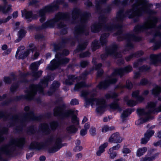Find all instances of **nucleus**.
<instances>
[{
  "mask_svg": "<svg viewBox=\"0 0 161 161\" xmlns=\"http://www.w3.org/2000/svg\"><path fill=\"white\" fill-rule=\"evenodd\" d=\"M102 66V64L101 63H99L98 64L95 65V69L98 70L97 75V77H101L103 74V70L101 69Z\"/></svg>",
  "mask_w": 161,
  "mask_h": 161,
  "instance_id": "nucleus-39",
  "label": "nucleus"
},
{
  "mask_svg": "<svg viewBox=\"0 0 161 161\" xmlns=\"http://www.w3.org/2000/svg\"><path fill=\"white\" fill-rule=\"evenodd\" d=\"M119 48L118 45L113 44L106 49L105 54H102L101 55V57L102 59L106 58L108 55L112 56L114 58H117L122 57L120 53H119L118 50Z\"/></svg>",
  "mask_w": 161,
  "mask_h": 161,
  "instance_id": "nucleus-14",
  "label": "nucleus"
},
{
  "mask_svg": "<svg viewBox=\"0 0 161 161\" xmlns=\"http://www.w3.org/2000/svg\"><path fill=\"white\" fill-rule=\"evenodd\" d=\"M104 27L108 31H112L114 29H117V31L115 33L116 36H120L122 35L123 38L124 40H142L140 38L134 39L135 36L134 34L130 32L123 34L122 25L119 24H112L110 26L105 25Z\"/></svg>",
  "mask_w": 161,
  "mask_h": 161,
  "instance_id": "nucleus-12",
  "label": "nucleus"
},
{
  "mask_svg": "<svg viewBox=\"0 0 161 161\" xmlns=\"http://www.w3.org/2000/svg\"><path fill=\"white\" fill-rule=\"evenodd\" d=\"M90 55V53L88 51H86L84 53H82L80 54V57L81 58H84L86 57H89Z\"/></svg>",
  "mask_w": 161,
  "mask_h": 161,
  "instance_id": "nucleus-58",
  "label": "nucleus"
},
{
  "mask_svg": "<svg viewBox=\"0 0 161 161\" xmlns=\"http://www.w3.org/2000/svg\"><path fill=\"white\" fill-rule=\"evenodd\" d=\"M148 57H145L141 58L138 59L137 61L134 63L133 66L134 68H137L140 65H142L145 61L148 59Z\"/></svg>",
  "mask_w": 161,
  "mask_h": 161,
  "instance_id": "nucleus-32",
  "label": "nucleus"
},
{
  "mask_svg": "<svg viewBox=\"0 0 161 161\" xmlns=\"http://www.w3.org/2000/svg\"><path fill=\"white\" fill-rule=\"evenodd\" d=\"M144 52L142 51H139L134 54V57L138 58L143 55Z\"/></svg>",
  "mask_w": 161,
  "mask_h": 161,
  "instance_id": "nucleus-61",
  "label": "nucleus"
},
{
  "mask_svg": "<svg viewBox=\"0 0 161 161\" xmlns=\"http://www.w3.org/2000/svg\"><path fill=\"white\" fill-rule=\"evenodd\" d=\"M149 82L148 80L145 78L142 79L140 81V85L144 86L147 84Z\"/></svg>",
  "mask_w": 161,
  "mask_h": 161,
  "instance_id": "nucleus-62",
  "label": "nucleus"
},
{
  "mask_svg": "<svg viewBox=\"0 0 161 161\" xmlns=\"http://www.w3.org/2000/svg\"><path fill=\"white\" fill-rule=\"evenodd\" d=\"M41 63L40 61L32 63L31 65L32 71H37L39 65Z\"/></svg>",
  "mask_w": 161,
  "mask_h": 161,
  "instance_id": "nucleus-42",
  "label": "nucleus"
},
{
  "mask_svg": "<svg viewBox=\"0 0 161 161\" xmlns=\"http://www.w3.org/2000/svg\"><path fill=\"white\" fill-rule=\"evenodd\" d=\"M118 96V94L114 92L111 93H107L105 95V97L106 99L114 98Z\"/></svg>",
  "mask_w": 161,
  "mask_h": 161,
  "instance_id": "nucleus-49",
  "label": "nucleus"
},
{
  "mask_svg": "<svg viewBox=\"0 0 161 161\" xmlns=\"http://www.w3.org/2000/svg\"><path fill=\"white\" fill-rule=\"evenodd\" d=\"M108 143L105 142L101 145L99 147L98 150L96 152L97 156H100L105 151V149L108 146Z\"/></svg>",
  "mask_w": 161,
  "mask_h": 161,
  "instance_id": "nucleus-36",
  "label": "nucleus"
},
{
  "mask_svg": "<svg viewBox=\"0 0 161 161\" xmlns=\"http://www.w3.org/2000/svg\"><path fill=\"white\" fill-rule=\"evenodd\" d=\"M38 12L37 13L38 14ZM22 16H24L25 19L27 20L28 22H31L32 20H36L38 17H40L39 14H33V12L31 10L27 11L26 9L24 10L23 12H22Z\"/></svg>",
  "mask_w": 161,
  "mask_h": 161,
  "instance_id": "nucleus-20",
  "label": "nucleus"
},
{
  "mask_svg": "<svg viewBox=\"0 0 161 161\" xmlns=\"http://www.w3.org/2000/svg\"><path fill=\"white\" fill-rule=\"evenodd\" d=\"M132 70V67L130 65L126 66L124 68L115 69L107 79L101 82L97 86V87L99 89L106 88L110 84H114L117 82L118 80L117 75L122 77L125 73L130 72Z\"/></svg>",
  "mask_w": 161,
  "mask_h": 161,
  "instance_id": "nucleus-6",
  "label": "nucleus"
},
{
  "mask_svg": "<svg viewBox=\"0 0 161 161\" xmlns=\"http://www.w3.org/2000/svg\"><path fill=\"white\" fill-rule=\"evenodd\" d=\"M42 72V70H39L37 72L36 71H31V74L34 78V80H36L41 76Z\"/></svg>",
  "mask_w": 161,
  "mask_h": 161,
  "instance_id": "nucleus-47",
  "label": "nucleus"
},
{
  "mask_svg": "<svg viewBox=\"0 0 161 161\" xmlns=\"http://www.w3.org/2000/svg\"><path fill=\"white\" fill-rule=\"evenodd\" d=\"M70 43L71 46H73L75 43V41H61L58 43H55L53 45L55 51H59L68 46V44Z\"/></svg>",
  "mask_w": 161,
  "mask_h": 161,
  "instance_id": "nucleus-19",
  "label": "nucleus"
},
{
  "mask_svg": "<svg viewBox=\"0 0 161 161\" xmlns=\"http://www.w3.org/2000/svg\"><path fill=\"white\" fill-rule=\"evenodd\" d=\"M139 94V91L137 90L133 92L132 96L133 97L136 98L137 101L142 102L144 100V98L142 96H138Z\"/></svg>",
  "mask_w": 161,
  "mask_h": 161,
  "instance_id": "nucleus-41",
  "label": "nucleus"
},
{
  "mask_svg": "<svg viewBox=\"0 0 161 161\" xmlns=\"http://www.w3.org/2000/svg\"><path fill=\"white\" fill-rule=\"evenodd\" d=\"M155 150L153 149H151L149 150L146 156L142 158L141 161H152L154 160L158 156V153H154Z\"/></svg>",
  "mask_w": 161,
  "mask_h": 161,
  "instance_id": "nucleus-21",
  "label": "nucleus"
},
{
  "mask_svg": "<svg viewBox=\"0 0 161 161\" xmlns=\"http://www.w3.org/2000/svg\"><path fill=\"white\" fill-rule=\"evenodd\" d=\"M90 93V92L87 90H83L81 92V96L85 97L86 102L85 106L86 108L88 107L91 104L92 106L94 104V102L96 103V105L98 106L96 108V110L97 113L102 114L105 111L106 106L105 104V101L103 98H97L93 97L95 96V93H93L90 94L91 97L89 98L86 97Z\"/></svg>",
  "mask_w": 161,
  "mask_h": 161,
  "instance_id": "nucleus-7",
  "label": "nucleus"
},
{
  "mask_svg": "<svg viewBox=\"0 0 161 161\" xmlns=\"http://www.w3.org/2000/svg\"><path fill=\"white\" fill-rule=\"evenodd\" d=\"M27 131L31 134H34L35 132L34 126L33 125L31 126L28 128Z\"/></svg>",
  "mask_w": 161,
  "mask_h": 161,
  "instance_id": "nucleus-59",
  "label": "nucleus"
},
{
  "mask_svg": "<svg viewBox=\"0 0 161 161\" xmlns=\"http://www.w3.org/2000/svg\"><path fill=\"white\" fill-rule=\"evenodd\" d=\"M77 111L72 110L64 111L60 106H57L54 109V115L55 116L61 118L67 117L70 115L72 116L71 122L76 126L79 124V120L77 118L76 114Z\"/></svg>",
  "mask_w": 161,
  "mask_h": 161,
  "instance_id": "nucleus-10",
  "label": "nucleus"
},
{
  "mask_svg": "<svg viewBox=\"0 0 161 161\" xmlns=\"http://www.w3.org/2000/svg\"><path fill=\"white\" fill-rule=\"evenodd\" d=\"M26 142L25 138L19 137L11 139L7 144L4 145L0 148V161L2 160V154L10 156L13 154L16 147L22 148Z\"/></svg>",
  "mask_w": 161,
  "mask_h": 161,
  "instance_id": "nucleus-4",
  "label": "nucleus"
},
{
  "mask_svg": "<svg viewBox=\"0 0 161 161\" xmlns=\"http://www.w3.org/2000/svg\"><path fill=\"white\" fill-rule=\"evenodd\" d=\"M29 47L30 48H31V51L32 52H33L34 51L36 52L34 55V59H36L40 55L39 51L37 50L36 47L33 44L31 43L30 44Z\"/></svg>",
  "mask_w": 161,
  "mask_h": 161,
  "instance_id": "nucleus-35",
  "label": "nucleus"
},
{
  "mask_svg": "<svg viewBox=\"0 0 161 161\" xmlns=\"http://www.w3.org/2000/svg\"><path fill=\"white\" fill-rule=\"evenodd\" d=\"M148 19L152 21V23L149 25V27L145 24H143L142 25L138 24L134 26V32L138 33L146 31L149 29L152 28L156 29L157 30H161V24L157 26H156V24L158 20V18L156 16L149 17Z\"/></svg>",
  "mask_w": 161,
  "mask_h": 161,
  "instance_id": "nucleus-13",
  "label": "nucleus"
},
{
  "mask_svg": "<svg viewBox=\"0 0 161 161\" xmlns=\"http://www.w3.org/2000/svg\"><path fill=\"white\" fill-rule=\"evenodd\" d=\"M79 42L77 49L75 51V53L77 52V51L85 50L88 44V42L87 41H79Z\"/></svg>",
  "mask_w": 161,
  "mask_h": 161,
  "instance_id": "nucleus-29",
  "label": "nucleus"
},
{
  "mask_svg": "<svg viewBox=\"0 0 161 161\" xmlns=\"http://www.w3.org/2000/svg\"><path fill=\"white\" fill-rule=\"evenodd\" d=\"M16 76L14 74L11 75L10 77H5L4 78L3 81L7 84H10L12 80H16Z\"/></svg>",
  "mask_w": 161,
  "mask_h": 161,
  "instance_id": "nucleus-37",
  "label": "nucleus"
},
{
  "mask_svg": "<svg viewBox=\"0 0 161 161\" xmlns=\"http://www.w3.org/2000/svg\"><path fill=\"white\" fill-rule=\"evenodd\" d=\"M76 126L74 125H69L66 128V130L69 133H75L78 130Z\"/></svg>",
  "mask_w": 161,
  "mask_h": 161,
  "instance_id": "nucleus-38",
  "label": "nucleus"
},
{
  "mask_svg": "<svg viewBox=\"0 0 161 161\" xmlns=\"http://www.w3.org/2000/svg\"><path fill=\"white\" fill-rule=\"evenodd\" d=\"M70 17V14L68 12H58L55 15L54 18L47 20L46 22L40 26L41 30L47 28H53L56 23L60 21H67Z\"/></svg>",
  "mask_w": 161,
  "mask_h": 161,
  "instance_id": "nucleus-9",
  "label": "nucleus"
},
{
  "mask_svg": "<svg viewBox=\"0 0 161 161\" xmlns=\"http://www.w3.org/2000/svg\"><path fill=\"white\" fill-rule=\"evenodd\" d=\"M62 139L60 136H57L53 140V146L50 147L48 149L49 153H54L61 148L63 145L62 144Z\"/></svg>",
  "mask_w": 161,
  "mask_h": 161,
  "instance_id": "nucleus-18",
  "label": "nucleus"
},
{
  "mask_svg": "<svg viewBox=\"0 0 161 161\" xmlns=\"http://www.w3.org/2000/svg\"><path fill=\"white\" fill-rule=\"evenodd\" d=\"M60 83L57 81H54L50 87V91H48L47 94L48 96L51 95L54 91L58 88Z\"/></svg>",
  "mask_w": 161,
  "mask_h": 161,
  "instance_id": "nucleus-27",
  "label": "nucleus"
},
{
  "mask_svg": "<svg viewBox=\"0 0 161 161\" xmlns=\"http://www.w3.org/2000/svg\"><path fill=\"white\" fill-rule=\"evenodd\" d=\"M54 79V77L51 75H48L44 77L43 79L41 80L40 82L38 84H32L30 85L29 88L25 91V92L26 93L25 95L16 96L14 100L18 101L23 99L28 100H32L33 99L37 92L40 94L45 95V94L43 91L44 88L48 86L49 81H52Z\"/></svg>",
  "mask_w": 161,
  "mask_h": 161,
  "instance_id": "nucleus-2",
  "label": "nucleus"
},
{
  "mask_svg": "<svg viewBox=\"0 0 161 161\" xmlns=\"http://www.w3.org/2000/svg\"><path fill=\"white\" fill-rule=\"evenodd\" d=\"M30 74L29 72L27 73H21L19 74L20 79L19 81H18V83L13 84L10 88V91L12 92H15L17 88L19 86V83L20 82H25L26 81L25 77L28 75H30Z\"/></svg>",
  "mask_w": 161,
  "mask_h": 161,
  "instance_id": "nucleus-23",
  "label": "nucleus"
},
{
  "mask_svg": "<svg viewBox=\"0 0 161 161\" xmlns=\"http://www.w3.org/2000/svg\"><path fill=\"white\" fill-rule=\"evenodd\" d=\"M39 2V1L38 0H31L29 3V5L30 6H36V4Z\"/></svg>",
  "mask_w": 161,
  "mask_h": 161,
  "instance_id": "nucleus-63",
  "label": "nucleus"
},
{
  "mask_svg": "<svg viewBox=\"0 0 161 161\" xmlns=\"http://www.w3.org/2000/svg\"><path fill=\"white\" fill-rule=\"evenodd\" d=\"M161 92V87L156 86L152 91V94L154 96H157Z\"/></svg>",
  "mask_w": 161,
  "mask_h": 161,
  "instance_id": "nucleus-44",
  "label": "nucleus"
},
{
  "mask_svg": "<svg viewBox=\"0 0 161 161\" xmlns=\"http://www.w3.org/2000/svg\"><path fill=\"white\" fill-rule=\"evenodd\" d=\"M11 7V5L9 4L8 5L6 8V4H4L3 5H0V12H2L3 14H7L12 9Z\"/></svg>",
  "mask_w": 161,
  "mask_h": 161,
  "instance_id": "nucleus-30",
  "label": "nucleus"
},
{
  "mask_svg": "<svg viewBox=\"0 0 161 161\" xmlns=\"http://www.w3.org/2000/svg\"><path fill=\"white\" fill-rule=\"evenodd\" d=\"M129 0H123L122 1L120 0H114L113 3L116 5L121 4L123 6H125L129 4Z\"/></svg>",
  "mask_w": 161,
  "mask_h": 161,
  "instance_id": "nucleus-40",
  "label": "nucleus"
},
{
  "mask_svg": "<svg viewBox=\"0 0 161 161\" xmlns=\"http://www.w3.org/2000/svg\"><path fill=\"white\" fill-rule=\"evenodd\" d=\"M157 103V102H150L148 103L145 109L139 108L137 110L138 114L142 117L135 122L136 125H138L147 121L150 118L151 113L161 112V104L156 108Z\"/></svg>",
  "mask_w": 161,
  "mask_h": 161,
  "instance_id": "nucleus-3",
  "label": "nucleus"
},
{
  "mask_svg": "<svg viewBox=\"0 0 161 161\" xmlns=\"http://www.w3.org/2000/svg\"><path fill=\"white\" fill-rule=\"evenodd\" d=\"M12 18V16L9 15L5 19H0V25L3 23H5L8 21Z\"/></svg>",
  "mask_w": 161,
  "mask_h": 161,
  "instance_id": "nucleus-57",
  "label": "nucleus"
},
{
  "mask_svg": "<svg viewBox=\"0 0 161 161\" xmlns=\"http://www.w3.org/2000/svg\"><path fill=\"white\" fill-rule=\"evenodd\" d=\"M154 131L153 130H147L145 133L144 136L145 137L149 138L150 139V138L154 135Z\"/></svg>",
  "mask_w": 161,
  "mask_h": 161,
  "instance_id": "nucleus-53",
  "label": "nucleus"
},
{
  "mask_svg": "<svg viewBox=\"0 0 161 161\" xmlns=\"http://www.w3.org/2000/svg\"><path fill=\"white\" fill-rule=\"evenodd\" d=\"M119 100V99H116L109 104V106L110 108L114 110H117L119 112H121L122 111V108L119 106V103L118 102Z\"/></svg>",
  "mask_w": 161,
  "mask_h": 161,
  "instance_id": "nucleus-26",
  "label": "nucleus"
},
{
  "mask_svg": "<svg viewBox=\"0 0 161 161\" xmlns=\"http://www.w3.org/2000/svg\"><path fill=\"white\" fill-rule=\"evenodd\" d=\"M69 54V52L67 49H64L62 53H57L55 56L56 59H54L51 61V65L47 66V69L53 70L58 68L60 65L68 63L69 62V59L66 58H63V55L67 56Z\"/></svg>",
  "mask_w": 161,
  "mask_h": 161,
  "instance_id": "nucleus-11",
  "label": "nucleus"
},
{
  "mask_svg": "<svg viewBox=\"0 0 161 161\" xmlns=\"http://www.w3.org/2000/svg\"><path fill=\"white\" fill-rule=\"evenodd\" d=\"M98 22L95 23L91 26V31L94 33L99 32L102 29V27H103L107 31V30L104 27L105 25H108L105 24L108 18L105 16L104 14H101L98 17ZM112 24L108 26H110Z\"/></svg>",
  "mask_w": 161,
  "mask_h": 161,
  "instance_id": "nucleus-15",
  "label": "nucleus"
},
{
  "mask_svg": "<svg viewBox=\"0 0 161 161\" xmlns=\"http://www.w3.org/2000/svg\"><path fill=\"white\" fill-rule=\"evenodd\" d=\"M39 130L45 134H48L50 133V130L49 128L48 125L46 123H44L40 125Z\"/></svg>",
  "mask_w": 161,
  "mask_h": 161,
  "instance_id": "nucleus-28",
  "label": "nucleus"
},
{
  "mask_svg": "<svg viewBox=\"0 0 161 161\" xmlns=\"http://www.w3.org/2000/svg\"><path fill=\"white\" fill-rule=\"evenodd\" d=\"M107 41H93L92 43V47L93 51L98 49L100 45L104 46L106 45Z\"/></svg>",
  "mask_w": 161,
  "mask_h": 161,
  "instance_id": "nucleus-25",
  "label": "nucleus"
},
{
  "mask_svg": "<svg viewBox=\"0 0 161 161\" xmlns=\"http://www.w3.org/2000/svg\"><path fill=\"white\" fill-rule=\"evenodd\" d=\"M142 2L141 5L144 7L140 8L138 11L135 10L133 9H130L127 10L124 14V9H121L118 11L116 14V19L118 21H123L127 16L129 19H133L134 23H137L139 21V18L142 16L145 13L149 14H155L156 12L153 10L151 9L153 5L151 3H149L148 0H137Z\"/></svg>",
  "mask_w": 161,
  "mask_h": 161,
  "instance_id": "nucleus-1",
  "label": "nucleus"
},
{
  "mask_svg": "<svg viewBox=\"0 0 161 161\" xmlns=\"http://www.w3.org/2000/svg\"><path fill=\"white\" fill-rule=\"evenodd\" d=\"M47 147L46 144L42 142H33L30 146V149H35L38 151L45 149Z\"/></svg>",
  "mask_w": 161,
  "mask_h": 161,
  "instance_id": "nucleus-22",
  "label": "nucleus"
},
{
  "mask_svg": "<svg viewBox=\"0 0 161 161\" xmlns=\"http://www.w3.org/2000/svg\"><path fill=\"white\" fill-rule=\"evenodd\" d=\"M123 138L121 137L118 133L116 132L112 134L108 139V142L111 143H121Z\"/></svg>",
  "mask_w": 161,
  "mask_h": 161,
  "instance_id": "nucleus-24",
  "label": "nucleus"
},
{
  "mask_svg": "<svg viewBox=\"0 0 161 161\" xmlns=\"http://www.w3.org/2000/svg\"><path fill=\"white\" fill-rule=\"evenodd\" d=\"M110 158L114 159L117 156V153L116 152L114 151L109 149L108 152Z\"/></svg>",
  "mask_w": 161,
  "mask_h": 161,
  "instance_id": "nucleus-51",
  "label": "nucleus"
},
{
  "mask_svg": "<svg viewBox=\"0 0 161 161\" xmlns=\"http://www.w3.org/2000/svg\"><path fill=\"white\" fill-rule=\"evenodd\" d=\"M150 69V67L149 66L145 65L139 68L140 71L142 72L148 71Z\"/></svg>",
  "mask_w": 161,
  "mask_h": 161,
  "instance_id": "nucleus-55",
  "label": "nucleus"
},
{
  "mask_svg": "<svg viewBox=\"0 0 161 161\" xmlns=\"http://www.w3.org/2000/svg\"><path fill=\"white\" fill-rule=\"evenodd\" d=\"M26 33L27 31L25 30V27H23V28L20 29L18 32V38L16 40H21L25 36Z\"/></svg>",
  "mask_w": 161,
  "mask_h": 161,
  "instance_id": "nucleus-33",
  "label": "nucleus"
},
{
  "mask_svg": "<svg viewBox=\"0 0 161 161\" xmlns=\"http://www.w3.org/2000/svg\"><path fill=\"white\" fill-rule=\"evenodd\" d=\"M90 86L86 84L85 82L81 81L77 83L75 85L74 90L76 91H79L82 88L88 87Z\"/></svg>",
  "mask_w": 161,
  "mask_h": 161,
  "instance_id": "nucleus-31",
  "label": "nucleus"
},
{
  "mask_svg": "<svg viewBox=\"0 0 161 161\" xmlns=\"http://www.w3.org/2000/svg\"><path fill=\"white\" fill-rule=\"evenodd\" d=\"M109 36L108 33H104L102 34L99 40H107L106 39Z\"/></svg>",
  "mask_w": 161,
  "mask_h": 161,
  "instance_id": "nucleus-60",
  "label": "nucleus"
},
{
  "mask_svg": "<svg viewBox=\"0 0 161 161\" xmlns=\"http://www.w3.org/2000/svg\"><path fill=\"white\" fill-rule=\"evenodd\" d=\"M147 148L146 147L139 148L136 152V156L140 157L143 155L147 152Z\"/></svg>",
  "mask_w": 161,
  "mask_h": 161,
  "instance_id": "nucleus-43",
  "label": "nucleus"
},
{
  "mask_svg": "<svg viewBox=\"0 0 161 161\" xmlns=\"http://www.w3.org/2000/svg\"><path fill=\"white\" fill-rule=\"evenodd\" d=\"M125 100L127 102V105L129 106L132 107L135 106L136 104V102L132 99L128 100V97H126L125 98Z\"/></svg>",
  "mask_w": 161,
  "mask_h": 161,
  "instance_id": "nucleus-50",
  "label": "nucleus"
},
{
  "mask_svg": "<svg viewBox=\"0 0 161 161\" xmlns=\"http://www.w3.org/2000/svg\"><path fill=\"white\" fill-rule=\"evenodd\" d=\"M153 43V49L156 50L161 47V41H150ZM150 60L152 64H155L158 62L161 63V53L158 54H151L150 55Z\"/></svg>",
  "mask_w": 161,
  "mask_h": 161,
  "instance_id": "nucleus-16",
  "label": "nucleus"
},
{
  "mask_svg": "<svg viewBox=\"0 0 161 161\" xmlns=\"http://www.w3.org/2000/svg\"><path fill=\"white\" fill-rule=\"evenodd\" d=\"M28 29L29 30H36V31L41 30L40 26H37L33 25H29L28 27Z\"/></svg>",
  "mask_w": 161,
  "mask_h": 161,
  "instance_id": "nucleus-56",
  "label": "nucleus"
},
{
  "mask_svg": "<svg viewBox=\"0 0 161 161\" xmlns=\"http://www.w3.org/2000/svg\"><path fill=\"white\" fill-rule=\"evenodd\" d=\"M64 3V0H57L39 9L38 13L40 17V22L41 23L44 22L46 20L47 14L53 13L58 10L59 8V5Z\"/></svg>",
  "mask_w": 161,
  "mask_h": 161,
  "instance_id": "nucleus-8",
  "label": "nucleus"
},
{
  "mask_svg": "<svg viewBox=\"0 0 161 161\" xmlns=\"http://www.w3.org/2000/svg\"><path fill=\"white\" fill-rule=\"evenodd\" d=\"M134 47L133 44L130 42V41H128L125 46V49L123 51V53L125 54V52L129 51Z\"/></svg>",
  "mask_w": 161,
  "mask_h": 161,
  "instance_id": "nucleus-46",
  "label": "nucleus"
},
{
  "mask_svg": "<svg viewBox=\"0 0 161 161\" xmlns=\"http://www.w3.org/2000/svg\"><path fill=\"white\" fill-rule=\"evenodd\" d=\"M150 139H149V138H147L144 136V137L141 139V144H145Z\"/></svg>",
  "mask_w": 161,
  "mask_h": 161,
  "instance_id": "nucleus-64",
  "label": "nucleus"
},
{
  "mask_svg": "<svg viewBox=\"0 0 161 161\" xmlns=\"http://www.w3.org/2000/svg\"><path fill=\"white\" fill-rule=\"evenodd\" d=\"M50 125L51 129L53 130H55L59 126L58 122L57 121H53L50 122Z\"/></svg>",
  "mask_w": 161,
  "mask_h": 161,
  "instance_id": "nucleus-48",
  "label": "nucleus"
},
{
  "mask_svg": "<svg viewBox=\"0 0 161 161\" xmlns=\"http://www.w3.org/2000/svg\"><path fill=\"white\" fill-rule=\"evenodd\" d=\"M132 112V109L131 108H128L123 111L121 115V118L123 122L124 121L125 118L128 117Z\"/></svg>",
  "mask_w": 161,
  "mask_h": 161,
  "instance_id": "nucleus-34",
  "label": "nucleus"
},
{
  "mask_svg": "<svg viewBox=\"0 0 161 161\" xmlns=\"http://www.w3.org/2000/svg\"><path fill=\"white\" fill-rule=\"evenodd\" d=\"M91 16L90 12H82L81 10L79 8H74L72 12V20H75L79 16L83 17L80 19V25L75 28V35L79 36L84 32V29L86 28V24L87 23L88 18Z\"/></svg>",
  "mask_w": 161,
  "mask_h": 161,
  "instance_id": "nucleus-5",
  "label": "nucleus"
},
{
  "mask_svg": "<svg viewBox=\"0 0 161 161\" xmlns=\"http://www.w3.org/2000/svg\"><path fill=\"white\" fill-rule=\"evenodd\" d=\"M100 4H101L100 3H99L98 2H96V10L97 12H98L100 14H102V10L103 9L102 8Z\"/></svg>",
  "mask_w": 161,
  "mask_h": 161,
  "instance_id": "nucleus-54",
  "label": "nucleus"
},
{
  "mask_svg": "<svg viewBox=\"0 0 161 161\" xmlns=\"http://www.w3.org/2000/svg\"><path fill=\"white\" fill-rule=\"evenodd\" d=\"M115 128L114 126L109 127L108 125H105L102 128V132H106L109 131H111L114 130Z\"/></svg>",
  "mask_w": 161,
  "mask_h": 161,
  "instance_id": "nucleus-52",
  "label": "nucleus"
},
{
  "mask_svg": "<svg viewBox=\"0 0 161 161\" xmlns=\"http://www.w3.org/2000/svg\"><path fill=\"white\" fill-rule=\"evenodd\" d=\"M31 52V48L27 50L24 52H22L19 54V59H23L26 58L30 53Z\"/></svg>",
  "mask_w": 161,
  "mask_h": 161,
  "instance_id": "nucleus-45",
  "label": "nucleus"
},
{
  "mask_svg": "<svg viewBox=\"0 0 161 161\" xmlns=\"http://www.w3.org/2000/svg\"><path fill=\"white\" fill-rule=\"evenodd\" d=\"M89 74V73L87 71H85L80 75L79 77H76L74 75H68L67 79L65 80L64 82L66 85H72L74 84L75 80L77 81L80 80H85Z\"/></svg>",
  "mask_w": 161,
  "mask_h": 161,
  "instance_id": "nucleus-17",
  "label": "nucleus"
}]
</instances>
